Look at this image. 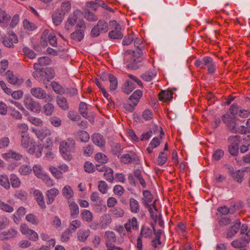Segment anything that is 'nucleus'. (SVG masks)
Segmentation results:
<instances>
[{"label": "nucleus", "instance_id": "f257e3e1", "mask_svg": "<svg viewBox=\"0 0 250 250\" xmlns=\"http://www.w3.org/2000/svg\"><path fill=\"white\" fill-rule=\"evenodd\" d=\"M59 149L63 158L66 161H70L73 158L72 153L75 150V141L73 138H68L60 143Z\"/></svg>", "mask_w": 250, "mask_h": 250}, {"label": "nucleus", "instance_id": "f03ea898", "mask_svg": "<svg viewBox=\"0 0 250 250\" xmlns=\"http://www.w3.org/2000/svg\"><path fill=\"white\" fill-rule=\"evenodd\" d=\"M138 56L136 57L135 54V51L131 50H128L125 52V60H126V62L128 63L127 66L128 68L133 69H136L139 67L138 63L142 61L141 55L142 51L141 49L137 52Z\"/></svg>", "mask_w": 250, "mask_h": 250}, {"label": "nucleus", "instance_id": "7ed1b4c3", "mask_svg": "<svg viewBox=\"0 0 250 250\" xmlns=\"http://www.w3.org/2000/svg\"><path fill=\"white\" fill-rule=\"evenodd\" d=\"M143 95V92L141 90H137L129 97L127 102L124 104L125 110L132 112L138 104L140 99Z\"/></svg>", "mask_w": 250, "mask_h": 250}, {"label": "nucleus", "instance_id": "20e7f679", "mask_svg": "<svg viewBox=\"0 0 250 250\" xmlns=\"http://www.w3.org/2000/svg\"><path fill=\"white\" fill-rule=\"evenodd\" d=\"M109 25L111 30L108 33V37L110 39L119 40L123 37L124 35L121 31V26L116 21H110Z\"/></svg>", "mask_w": 250, "mask_h": 250}, {"label": "nucleus", "instance_id": "39448f33", "mask_svg": "<svg viewBox=\"0 0 250 250\" xmlns=\"http://www.w3.org/2000/svg\"><path fill=\"white\" fill-rule=\"evenodd\" d=\"M23 103L25 108L31 112L39 113L41 111L42 106L40 103L30 96L25 97Z\"/></svg>", "mask_w": 250, "mask_h": 250}, {"label": "nucleus", "instance_id": "423d86ee", "mask_svg": "<svg viewBox=\"0 0 250 250\" xmlns=\"http://www.w3.org/2000/svg\"><path fill=\"white\" fill-rule=\"evenodd\" d=\"M120 161L121 163L125 165L133 163L135 165H138L140 163L139 157L133 151H128L127 153L122 155L120 157Z\"/></svg>", "mask_w": 250, "mask_h": 250}, {"label": "nucleus", "instance_id": "0eeeda50", "mask_svg": "<svg viewBox=\"0 0 250 250\" xmlns=\"http://www.w3.org/2000/svg\"><path fill=\"white\" fill-rule=\"evenodd\" d=\"M240 136L239 135L231 136L229 137L228 141L230 145L228 147L229 153L232 156H235L239 153V142L240 140Z\"/></svg>", "mask_w": 250, "mask_h": 250}, {"label": "nucleus", "instance_id": "6e6552de", "mask_svg": "<svg viewBox=\"0 0 250 250\" xmlns=\"http://www.w3.org/2000/svg\"><path fill=\"white\" fill-rule=\"evenodd\" d=\"M79 21L80 24H77V27H79L80 29L76 30L70 35V39L75 42H81L84 36L85 24L83 21Z\"/></svg>", "mask_w": 250, "mask_h": 250}, {"label": "nucleus", "instance_id": "1a4fd4ad", "mask_svg": "<svg viewBox=\"0 0 250 250\" xmlns=\"http://www.w3.org/2000/svg\"><path fill=\"white\" fill-rule=\"evenodd\" d=\"M108 30V25L107 22L103 20H99L97 25L93 27L91 31V36L92 37L98 36L100 32L105 33Z\"/></svg>", "mask_w": 250, "mask_h": 250}, {"label": "nucleus", "instance_id": "9d476101", "mask_svg": "<svg viewBox=\"0 0 250 250\" xmlns=\"http://www.w3.org/2000/svg\"><path fill=\"white\" fill-rule=\"evenodd\" d=\"M250 240V229H249V231L244 234V236L242 235L240 238L232 241L231 245L235 248H245L249 243Z\"/></svg>", "mask_w": 250, "mask_h": 250}, {"label": "nucleus", "instance_id": "9b49d317", "mask_svg": "<svg viewBox=\"0 0 250 250\" xmlns=\"http://www.w3.org/2000/svg\"><path fill=\"white\" fill-rule=\"evenodd\" d=\"M221 119L226 125L228 130L232 133L237 125L236 123L235 117L227 113L222 115Z\"/></svg>", "mask_w": 250, "mask_h": 250}, {"label": "nucleus", "instance_id": "f8f14e48", "mask_svg": "<svg viewBox=\"0 0 250 250\" xmlns=\"http://www.w3.org/2000/svg\"><path fill=\"white\" fill-rule=\"evenodd\" d=\"M203 63L204 66L207 68L208 74H213L216 72V64L211 57L209 56L203 57Z\"/></svg>", "mask_w": 250, "mask_h": 250}, {"label": "nucleus", "instance_id": "ddd939ff", "mask_svg": "<svg viewBox=\"0 0 250 250\" xmlns=\"http://www.w3.org/2000/svg\"><path fill=\"white\" fill-rule=\"evenodd\" d=\"M106 246H113L115 244H120L121 242L117 239L115 233L112 231L108 230L105 231L104 234Z\"/></svg>", "mask_w": 250, "mask_h": 250}, {"label": "nucleus", "instance_id": "4468645a", "mask_svg": "<svg viewBox=\"0 0 250 250\" xmlns=\"http://www.w3.org/2000/svg\"><path fill=\"white\" fill-rule=\"evenodd\" d=\"M34 199L37 203L38 205L42 209H45L46 206L45 203L42 191L39 189H36L33 191Z\"/></svg>", "mask_w": 250, "mask_h": 250}, {"label": "nucleus", "instance_id": "2eb2a0df", "mask_svg": "<svg viewBox=\"0 0 250 250\" xmlns=\"http://www.w3.org/2000/svg\"><path fill=\"white\" fill-rule=\"evenodd\" d=\"M18 42V39L17 35L14 33L9 34L8 37H4L2 38V42L3 44L9 48H13L14 43H16Z\"/></svg>", "mask_w": 250, "mask_h": 250}, {"label": "nucleus", "instance_id": "dca6fc26", "mask_svg": "<svg viewBox=\"0 0 250 250\" xmlns=\"http://www.w3.org/2000/svg\"><path fill=\"white\" fill-rule=\"evenodd\" d=\"M67 204L70 210L71 218L75 219L77 218L79 214V208L77 204L72 200H68Z\"/></svg>", "mask_w": 250, "mask_h": 250}, {"label": "nucleus", "instance_id": "f3484780", "mask_svg": "<svg viewBox=\"0 0 250 250\" xmlns=\"http://www.w3.org/2000/svg\"><path fill=\"white\" fill-rule=\"evenodd\" d=\"M30 93L33 97L38 99H44L47 96V93L41 87L31 88Z\"/></svg>", "mask_w": 250, "mask_h": 250}, {"label": "nucleus", "instance_id": "a211bd4d", "mask_svg": "<svg viewBox=\"0 0 250 250\" xmlns=\"http://www.w3.org/2000/svg\"><path fill=\"white\" fill-rule=\"evenodd\" d=\"M125 228L128 232H131V229L134 230H137L139 229V225L137 218L135 217L131 219H128L125 224Z\"/></svg>", "mask_w": 250, "mask_h": 250}, {"label": "nucleus", "instance_id": "6ab92c4d", "mask_svg": "<svg viewBox=\"0 0 250 250\" xmlns=\"http://www.w3.org/2000/svg\"><path fill=\"white\" fill-rule=\"evenodd\" d=\"M47 204L50 205L54 201L56 197L59 194V190L56 188H52L46 192Z\"/></svg>", "mask_w": 250, "mask_h": 250}, {"label": "nucleus", "instance_id": "aec40b11", "mask_svg": "<svg viewBox=\"0 0 250 250\" xmlns=\"http://www.w3.org/2000/svg\"><path fill=\"white\" fill-rule=\"evenodd\" d=\"M2 157L6 160L13 159L16 161H19L22 158V155L12 150H9L6 153H3Z\"/></svg>", "mask_w": 250, "mask_h": 250}, {"label": "nucleus", "instance_id": "412c9836", "mask_svg": "<svg viewBox=\"0 0 250 250\" xmlns=\"http://www.w3.org/2000/svg\"><path fill=\"white\" fill-rule=\"evenodd\" d=\"M91 140L93 143L99 147L104 146L105 141L103 136L100 133H95L91 136Z\"/></svg>", "mask_w": 250, "mask_h": 250}, {"label": "nucleus", "instance_id": "4be33fe9", "mask_svg": "<svg viewBox=\"0 0 250 250\" xmlns=\"http://www.w3.org/2000/svg\"><path fill=\"white\" fill-rule=\"evenodd\" d=\"M240 225L241 223L239 220H235L234 225L228 229L227 233V238H230L236 234L240 229Z\"/></svg>", "mask_w": 250, "mask_h": 250}, {"label": "nucleus", "instance_id": "5701e85b", "mask_svg": "<svg viewBox=\"0 0 250 250\" xmlns=\"http://www.w3.org/2000/svg\"><path fill=\"white\" fill-rule=\"evenodd\" d=\"M173 92L171 90H162L158 94L159 100L163 102L170 101L173 98Z\"/></svg>", "mask_w": 250, "mask_h": 250}, {"label": "nucleus", "instance_id": "b1692460", "mask_svg": "<svg viewBox=\"0 0 250 250\" xmlns=\"http://www.w3.org/2000/svg\"><path fill=\"white\" fill-rule=\"evenodd\" d=\"M143 197L142 199L144 205L146 208L151 206V205H149V203L152 201L153 196L150 191L148 190H145L143 191Z\"/></svg>", "mask_w": 250, "mask_h": 250}, {"label": "nucleus", "instance_id": "393cba45", "mask_svg": "<svg viewBox=\"0 0 250 250\" xmlns=\"http://www.w3.org/2000/svg\"><path fill=\"white\" fill-rule=\"evenodd\" d=\"M6 77L8 82L12 84L20 85L22 83L21 79L17 78L13 74V72L9 70L6 73Z\"/></svg>", "mask_w": 250, "mask_h": 250}, {"label": "nucleus", "instance_id": "a878e982", "mask_svg": "<svg viewBox=\"0 0 250 250\" xmlns=\"http://www.w3.org/2000/svg\"><path fill=\"white\" fill-rule=\"evenodd\" d=\"M34 71L32 73V75L34 78L39 81H42L44 79V68H41L37 66V68L33 66Z\"/></svg>", "mask_w": 250, "mask_h": 250}, {"label": "nucleus", "instance_id": "bb28decb", "mask_svg": "<svg viewBox=\"0 0 250 250\" xmlns=\"http://www.w3.org/2000/svg\"><path fill=\"white\" fill-rule=\"evenodd\" d=\"M130 211L133 213H138L140 211L139 202L134 198H130L129 201Z\"/></svg>", "mask_w": 250, "mask_h": 250}, {"label": "nucleus", "instance_id": "cd10ccee", "mask_svg": "<svg viewBox=\"0 0 250 250\" xmlns=\"http://www.w3.org/2000/svg\"><path fill=\"white\" fill-rule=\"evenodd\" d=\"M64 18V13L60 10H56L52 15L53 23L56 26L59 25Z\"/></svg>", "mask_w": 250, "mask_h": 250}, {"label": "nucleus", "instance_id": "c85d7f7f", "mask_svg": "<svg viewBox=\"0 0 250 250\" xmlns=\"http://www.w3.org/2000/svg\"><path fill=\"white\" fill-rule=\"evenodd\" d=\"M56 102L58 106L63 110H67L69 109V104L67 99L63 96H58Z\"/></svg>", "mask_w": 250, "mask_h": 250}, {"label": "nucleus", "instance_id": "c756f323", "mask_svg": "<svg viewBox=\"0 0 250 250\" xmlns=\"http://www.w3.org/2000/svg\"><path fill=\"white\" fill-rule=\"evenodd\" d=\"M32 144L33 140L30 138L29 134L21 135V144L23 147L27 148Z\"/></svg>", "mask_w": 250, "mask_h": 250}, {"label": "nucleus", "instance_id": "7c9ffc66", "mask_svg": "<svg viewBox=\"0 0 250 250\" xmlns=\"http://www.w3.org/2000/svg\"><path fill=\"white\" fill-rule=\"evenodd\" d=\"M11 16L6 13L5 10L2 9L0 11V24L1 25L6 26L10 21Z\"/></svg>", "mask_w": 250, "mask_h": 250}, {"label": "nucleus", "instance_id": "2f4dec72", "mask_svg": "<svg viewBox=\"0 0 250 250\" xmlns=\"http://www.w3.org/2000/svg\"><path fill=\"white\" fill-rule=\"evenodd\" d=\"M135 87V85L133 82L127 80L124 84L122 90L125 93L128 94L134 89Z\"/></svg>", "mask_w": 250, "mask_h": 250}, {"label": "nucleus", "instance_id": "473e14b6", "mask_svg": "<svg viewBox=\"0 0 250 250\" xmlns=\"http://www.w3.org/2000/svg\"><path fill=\"white\" fill-rule=\"evenodd\" d=\"M153 235V231L151 228L146 226H142L139 236L145 238H151Z\"/></svg>", "mask_w": 250, "mask_h": 250}, {"label": "nucleus", "instance_id": "72a5a7b5", "mask_svg": "<svg viewBox=\"0 0 250 250\" xmlns=\"http://www.w3.org/2000/svg\"><path fill=\"white\" fill-rule=\"evenodd\" d=\"M43 112L46 116H51L54 112L55 106L53 104L50 103H48L43 106L42 108Z\"/></svg>", "mask_w": 250, "mask_h": 250}, {"label": "nucleus", "instance_id": "f704fd0d", "mask_svg": "<svg viewBox=\"0 0 250 250\" xmlns=\"http://www.w3.org/2000/svg\"><path fill=\"white\" fill-rule=\"evenodd\" d=\"M33 132H35L34 129L33 130ZM35 134L39 139L42 140L47 136H50L51 134V132L50 129L45 128L38 131H35Z\"/></svg>", "mask_w": 250, "mask_h": 250}, {"label": "nucleus", "instance_id": "c9c22d12", "mask_svg": "<svg viewBox=\"0 0 250 250\" xmlns=\"http://www.w3.org/2000/svg\"><path fill=\"white\" fill-rule=\"evenodd\" d=\"M231 175L233 179L237 182L241 183L245 175V171L241 170H238L231 173Z\"/></svg>", "mask_w": 250, "mask_h": 250}, {"label": "nucleus", "instance_id": "e433bc0d", "mask_svg": "<svg viewBox=\"0 0 250 250\" xmlns=\"http://www.w3.org/2000/svg\"><path fill=\"white\" fill-rule=\"evenodd\" d=\"M51 60L48 57H42L38 59V62H35L34 65V67L37 68V66L40 67L45 66L50 64Z\"/></svg>", "mask_w": 250, "mask_h": 250}, {"label": "nucleus", "instance_id": "4c0bfd02", "mask_svg": "<svg viewBox=\"0 0 250 250\" xmlns=\"http://www.w3.org/2000/svg\"><path fill=\"white\" fill-rule=\"evenodd\" d=\"M62 194L69 200H71V198L73 197L74 192L69 186L66 185L62 188Z\"/></svg>", "mask_w": 250, "mask_h": 250}, {"label": "nucleus", "instance_id": "58836bf2", "mask_svg": "<svg viewBox=\"0 0 250 250\" xmlns=\"http://www.w3.org/2000/svg\"><path fill=\"white\" fill-rule=\"evenodd\" d=\"M17 232L18 231L15 229L11 228L6 231L1 232L0 235H2L6 239H9L16 237Z\"/></svg>", "mask_w": 250, "mask_h": 250}, {"label": "nucleus", "instance_id": "ea45409f", "mask_svg": "<svg viewBox=\"0 0 250 250\" xmlns=\"http://www.w3.org/2000/svg\"><path fill=\"white\" fill-rule=\"evenodd\" d=\"M0 185L6 189H9L10 188V183L8 176L6 174L0 175Z\"/></svg>", "mask_w": 250, "mask_h": 250}, {"label": "nucleus", "instance_id": "a19ab883", "mask_svg": "<svg viewBox=\"0 0 250 250\" xmlns=\"http://www.w3.org/2000/svg\"><path fill=\"white\" fill-rule=\"evenodd\" d=\"M108 78L110 82V90L111 91L115 90L118 86L117 79L112 74H108Z\"/></svg>", "mask_w": 250, "mask_h": 250}, {"label": "nucleus", "instance_id": "79ce46f5", "mask_svg": "<svg viewBox=\"0 0 250 250\" xmlns=\"http://www.w3.org/2000/svg\"><path fill=\"white\" fill-rule=\"evenodd\" d=\"M89 236V230L80 229L77 233L78 239L81 242H85Z\"/></svg>", "mask_w": 250, "mask_h": 250}, {"label": "nucleus", "instance_id": "37998d69", "mask_svg": "<svg viewBox=\"0 0 250 250\" xmlns=\"http://www.w3.org/2000/svg\"><path fill=\"white\" fill-rule=\"evenodd\" d=\"M82 219L87 222H91L93 221L92 213L87 209H83L81 213Z\"/></svg>", "mask_w": 250, "mask_h": 250}, {"label": "nucleus", "instance_id": "c03bdc74", "mask_svg": "<svg viewBox=\"0 0 250 250\" xmlns=\"http://www.w3.org/2000/svg\"><path fill=\"white\" fill-rule=\"evenodd\" d=\"M105 179L109 183H112L114 182V173L113 170L110 167L105 170L104 174Z\"/></svg>", "mask_w": 250, "mask_h": 250}, {"label": "nucleus", "instance_id": "a18cd8bd", "mask_svg": "<svg viewBox=\"0 0 250 250\" xmlns=\"http://www.w3.org/2000/svg\"><path fill=\"white\" fill-rule=\"evenodd\" d=\"M243 207V203L240 202H231L229 207L230 214H234L237 210L241 209Z\"/></svg>", "mask_w": 250, "mask_h": 250}, {"label": "nucleus", "instance_id": "49530a36", "mask_svg": "<svg viewBox=\"0 0 250 250\" xmlns=\"http://www.w3.org/2000/svg\"><path fill=\"white\" fill-rule=\"evenodd\" d=\"M79 111L83 117L84 118L88 117V107L85 103L81 102L80 103Z\"/></svg>", "mask_w": 250, "mask_h": 250}, {"label": "nucleus", "instance_id": "de8ad7c7", "mask_svg": "<svg viewBox=\"0 0 250 250\" xmlns=\"http://www.w3.org/2000/svg\"><path fill=\"white\" fill-rule=\"evenodd\" d=\"M25 219L27 221L34 225H38L40 222L38 217L33 213L26 215Z\"/></svg>", "mask_w": 250, "mask_h": 250}, {"label": "nucleus", "instance_id": "09e8293b", "mask_svg": "<svg viewBox=\"0 0 250 250\" xmlns=\"http://www.w3.org/2000/svg\"><path fill=\"white\" fill-rule=\"evenodd\" d=\"M10 184L14 188H18L21 185V181L18 177L14 174L10 175Z\"/></svg>", "mask_w": 250, "mask_h": 250}, {"label": "nucleus", "instance_id": "8fccbe9b", "mask_svg": "<svg viewBox=\"0 0 250 250\" xmlns=\"http://www.w3.org/2000/svg\"><path fill=\"white\" fill-rule=\"evenodd\" d=\"M95 159L99 163L104 164L106 163L108 160L107 157L105 154L101 152L97 153L95 154Z\"/></svg>", "mask_w": 250, "mask_h": 250}, {"label": "nucleus", "instance_id": "3c124183", "mask_svg": "<svg viewBox=\"0 0 250 250\" xmlns=\"http://www.w3.org/2000/svg\"><path fill=\"white\" fill-rule=\"evenodd\" d=\"M72 232L70 229H66L61 234V240L64 243L67 242L71 236Z\"/></svg>", "mask_w": 250, "mask_h": 250}, {"label": "nucleus", "instance_id": "603ef678", "mask_svg": "<svg viewBox=\"0 0 250 250\" xmlns=\"http://www.w3.org/2000/svg\"><path fill=\"white\" fill-rule=\"evenodd\" d=\"M82 223L79 220H74L71 222L69 224V228L72 232H75L77 229L81 228Z\"/></svg>", "mask_w": 250, "mask_h": 250}, {"label": "nucleus", "instance_id": "864d4df0", "mask_svg": "<svg viewBox=\"0 0 250 250\" xmlns=\"http://www.w3.org/2000/svg\"><path fill=\"white\" fill-rule=\"evenodd\" d=\"M110 211L112 215L116 218L122 217L125 214L124 210L120 208H114L110 209Z\"/></svg>", "mask_w": 250, "mask_h": 250}, {"label": "nucleus", "instance_id": "5fc2aeb1", "mask_svg": "<svg viewBox=\"0 0 250 250\" xmlns=\"http://www.w3.org/2000/svg\"><path fill=\"white\" fill-rule=\"evenodd\" d=\"M249 132V130L248 127L244 125L238 126V125H237L234 130L232 132V133L246 134Z\"/></svg>", "mask_w": 250, "mask_h": 250}, {"label": "nucleus", "instance_id": "6e6d98bb", "mask_svg": "<svg viewBox=\"0 0 250 250\" xmlns=\"http://www.w3.org/2000/svg\"><path fill=\"white\" fill-rule=\"evenodd\" d=\"M51 86L53 90L57 94H62L64 93V88L58 83L52 82L51 83Z\"/></svg>", "mask_w": 250, "mask_h": 250}, {"label": "nucleus", "instance_id": "4d7b16f0", "mask_svg": "<svg viewBox=\"0 0 250 250\" xmlns=\"http://www.w3.org/2000/svg\"><path fill=\"white\" fill-rule=\"evenodd\" d=\"M83 154L85 156H90L94 152V147L92 145H87L83 147Z\"/></svg>", "mask_w": 250, "mask_h": 250}, {"label": "nucleus", "instance_id": "13d9d810", "mask_svg": "<svg viewBox=\"0 0 250 250\" xmlns=\"http://www.w3.org/2000/svg\"><path fill=\"white\" fill-rule=\"evenodd\" d=\"M167 160V154L164 151L160 152L157 159L158 164L161 166H163L166 163Z\"/></svg>", "mask_w": 250, "mask_h": 250}, {"label": "nucleus", "instance_id": "bf43d9fd", "mask_svg": "<svg viewBox=\"0 0 250 250\" xmlns=\"http://www.w3.org/2000/svg\"><path fill=\"white\" fill-rule=\"evenodd\" d=\"M54 70L51 67L44 68V79L49 80L53 78L55 76Z\"/></svg>", "mask_w": 250, "mask_h": 250}, {"label": "nucleus", "instance_id": "052dcab7", "mask_svg": "<svg viewBox=\"0 0 250 250\" xmlns=\"http://www.w3.org/2000/svg\"><path fill=\"white\" fill-rule=\"evenodd\" d=\"M49 170L52 174L57 179H61L63 177L62 172L60 171L59 167L51 166L49 167Z\"/></svg>", "mask_w": 250, "mask_h": 250}, {"label": "nucleus", "instance_id": "680f3d73", "mask_svg": "<svg viewBox=\"0 0 250 250\" xmlns=\"http://www.w3.org/2000/svg\"><path fill=\"white\" fill-rule=\"evenodd\" d=\"M108 185L107 183L103 180L99 181L98 182V189L102 194H105L107 192Z\"/></svg>", "mask_w": 250, "mask_h": 250}, {"label": "nucleus", "instance_id": "e2e57ef3", "mask_svg": "<svg viewBox=\"0 0 250 250\" xmlns=\"http://www.w3.org/2000/svg\"><path fill=\"white\" fill-rule=\"evenodd\" d=\"M240 107L237 104H232L229 108V114L233 117L238 116Z\"/></svg>", "mask_w": 250, "mask_h": 250}, {"label": "nucleus", "instance_id": "0e129e2a", "mask_svg": "<svg viewBox=\"0 0 250 250\" xmlns=\"http://www.w3.org/2000/svg\"><path fill=\"white\" fill-rule=\"evenodd\" d=\"M17 128L19 133L22 134H27L28 130V127L24 123H20L17 125Z\"/></svg>", "mask_w": 250, "mask_h": 250}, {"label": "nucleus", "instance_id": "69168bd1", "mask_svg": "<svg viewBox=\"0 0 250 250\" xmlns=\"http://www.w3.org/2000/svg\"><path fill=\"white\" fill-rule=\"evenodd\" d=\"M134 34L131 32L127 36H125L123 41L122 43L124 45H128L130 44L134 39Z\"/></svg>", "mask_w": 250, "mask_h": 250}, {"label": "nucleus", "instance_id": "338daca9", "mask_svg": "<svg viewBox=\"0 0 250 250\" xmlns=\"http://www.w3.org/2000/svg\"><path fill=\"white\" fill-rule=\"evenodd\" d=\"M78 134L81 142L86 143L89 141L90 136L87 132L84 130H81L78 132Z\"/></svg>", "mask_w": 250, "mask_h": 250}, {"label": "nucleus", "instance_id": "774afa93", "mask_svg": "<svg viewBox=\"0 0 250 250\" xmlns=\"http://www.w3.org/2000/svg\"><path fill=\"white\" fill-rule=\"evenodd\" d=\"M22 52L25 56L28 57L30 59H33L36 57V54L35 52L27 47H25L23 48Z\"/></svg>", "mask_w": 250, "mask_h": 250}]
</instances>
